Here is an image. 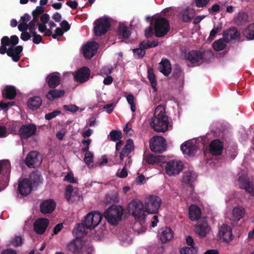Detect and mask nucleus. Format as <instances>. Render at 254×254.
<instances>
[{
  "instance_id": "nucleus-1",
  "label": "nucleus",
  "mask_w": 254,
  "mask_h": 254,
  "mask_svg": "<svg viewBox=\"0 0 254 254\" xmlns=\"http://www.w3.org/2000/svg\"><path fill=\"white\" fill-rule=\"evenodd\" d=\"M127 210L136 221L133 225L134 231L138 234L144 232L146 216L144 204L139 200H132L128 204Z\"/></svg>"
},
{
  "instance_id": "nucleus-2",
  "label": "nucleus",
  "mask_w": 254,
  "mask_h": 254,
  "mask_svg": "<svg viewBox=\"0 0 254 254\" xmlns=\"http://www.w3.org/2000/svg\"><path fill=\"white\" fill-rule=\"evenodd\" d=\"M150 125L154 130L158 132H165L168 130L170 127V122L165 106L159 105L155 108Z\"/></svg>"
},
{
  "instance_id": "nucleus-3",
  "label": "nucleus",
  "mask_w": 254,
  "mask_h": 254,
  "mask_svg": "<svg viewBox=\"0 0 254 254\" xmlns=\"http://www.w3.org/2000/svg\"><path fill=\"white\" fill-rule=\"evenodd\" d=\"M123 211L121 206L112 205L105 211V217L111 224L116 225L121 220Z\"/></svg>"
},
{
  "instance_id": "nucleus-4",
  "label": "nucleus",
  "mask_w": 254,
  "mask_h": 254,
  "mask_svg": "<svg viewBox=\"0 0 254 254\" xmlns=\"http://www.w3.org/2000/svg\"><path fill=\"white\" fill-rule=\"evenodd\" d=\"M160 166L164 169L168 175L173 176L178 175L183 170V164L180 160L175 159L169 161H163Z\"/></svg>"
},
{
  "instance_id": "nucleus-5",
  "label": "nucleus",
  "mask_w": 254,
  "mask_h": 254,
  "mask_svg": "<svg viewBox=\"0 0 254 254\" xmlns=\"http://www.w3.org/2000/svg\"><path fill=\"white\" fill-rule=\"evenodd\" d=\"M162 200L157 196L151 195L147 197L144 201V208L146 212L149 214L157 213L160 207Z\"/></svg>"
},
{
  "instance_id": "nucleus-6",
  "label": "nucleus",
  "mask_w": 254,
  "mask_h": 254,
  "mask_svg": "<svg viewBox=\"0 0 254 254\" xmlns=\"http://www.w3.org/2000/svg\"><path fill=\"white\" fill-rule=\"evenodd\" d=\"M154 29L156 37H163L167 34L170 29L169 22L164 17L157 18L155 21Z\"/></svg>"
},
{
  "instance_id": "nucleus-7",
  "label": "nucleus",
  "mask_w": 254,
  "mask_h": 254,
  "mask_svg": "<svg viewBox=\"0 0 254 254\" xmlns=\"http://www.w3.org/2000/svg\"><path fill=\"white\" fill-rule=\"evenodd\" d=\"M102 219L101 213L96 212H91L88 213L82 221L86 229H93L100 223Z\"/></svg>"
},
{
  "instance_id": "nucleus-8",
  "label": "nucleus",
  "mask_w": 254,
  "mask_h": 254,
  "mask_svg": "<svg viewBox=\"0 0 254 254\" xmlns=\"http://www.w3.org/2000/svg\"><path fill=\"white\" fill-rule=\"evenodd\" d=\"M111 24L107 17H102L94 22V31L97 36L104 35L110 28Z\"/></svg>"
},
{
  "instance_id": "nucleus-9",
  "label": "nucleus",
  "mask_w": 254,
  "mask_h": 254,
  "mask_svg": "<svg viewBox=\"0 0 254 254\" xmlns=\"http://www.w3.org/2000/svg\"><path fill=\"white\" fill-rule=\"evenodd\" d=\"M134 149V145L133 140L129 139L127 140L126 144L122 149L120 153V164H122L125 161L126 166H130L132 160L129 154Z\"/></svg>"
},
{
  "instance_id": "nucleus-10",
  "label": "nucleus",
  "mask_w": 254,
  "mask_h": 254,
  "mask_svg": "<svg viewBox=\"0 0 254 254\" xmlns=\"http://www.w3.org/2000/svg\"><path fill=\"white\" fill-rule=\"evenodd\" d=\"M151 150L155 152L161 153L166 149L165 140L163 137L154 136L149 142Z\"/></svg>"
},
{
  "instance_id": "nucleus-11",
  "label": "nucleus",
  "mask_w": 254,
  "mask_h": 254,
  "mask_svg": "<svg viewBox=\"0 0 254 254\" xmlns=\"http://www.w3.org/2000/svg\"><path fill=\"white\" fill-rule=\"evenodd\" d=\"M72 75L74 81L83 83L89 80L90 71L88 67L84 66L72 72Z\"/></svg>"
},
{
  "instance_id": "nucleus-12",
  "label": "nucleus",
  "mask_w": 254,
  "mask_h": 254,
  "mask_svg": "<svg viewBox=\"0 0 254 254\" xmlns=\"http://www.w3.org/2000/svg\"><path fill=\"white\" fill-rule=\"evenodd\" d=\"M42 161V156L36 151H31L27 155L25 163L30 168H36L39 166Z\"/></svg>"
},
{
  "instance_id": "nucleus-13",
  "label": "nucleus",
  "mask_w": 254,
  "mask_h": 254,
  "mask_svg": "<svg viewBox=\"0 0 254 254\" xmlns=\"http://www.w3.org/2000/svg\"><path fill=\"white\" fill-rule=\"evenodd\" d=\"M223 39L227 43L232 40H237L238 42L243 41L241 39L240 32L235 27H232L224 30L223 32Z\"/></svg>"
},
{
  "instance_id": "nucleus-14",
  "label": "nucleus",
  "mask_w": 254,
  "mask_h": 254,
  "mask_svg": "<svg viewBox=\"0 0 254 254\" xmlns=\"http://www.w3.org/2000/svg\"><path fill=\"white\" fill-rule=\"evenodd\" d=\"M238 182L240 188L252 195H254V183L250 182L247 177L241 175L239 177Z\"/></svg>"
},
{
  "instance_id": "nucleus-15",
  "label": "nucleus",
  "mask_w": 254,
  "mask_h": 254,
  "mask_svg": "<svg viewBox=\"0 0 254 254\" xmlns=\"http://www.w3.org/2000/svg\"><path fill=\"white\" fill-rule=\"evenodd\" d=\"M98 48L95 42H89L83 47V54L86 59H91L96 53Z\"/></svg>"
},
{
  "instance_id": "nucleus-16",
  "label": "nucleus",
  "mask_w": 254,
  "mask_h": 254,
  "mask_svg": "<svg viewBox=\"0 0 254 254\" xmlns=\"http://www.w3.org/2000/svg\"><path fill=\"white\" fill-rule=\"evenodd\" d=\"M219 236L222 241L228 243L233 239L232 229L226 224H223L219 230Z\"/></svg>"
},
{
  "instance_id": "nucleus-17",
  "label": "nucleus",
  "mask_w": 254,
  "mask_h": 254,
  "mask_svg": "<svg viewBox=\"0 0 254 254\" xmlns=\"http://www.w3.org/2000/svg\"><path fill=\"white\" fill-rule=\"evenodd\" d=\"M65 198L68 201H78L80 198V194L76 188H73L72 185H69L66 188Z\"/></svg>"
},
{
  "instance_id": "nucleus-18",
  "label": "nucleus",
  "mask_w": 254,
  "mask_h": 254,
  "mask_svg": "<svg viewBox=\"0 0 254 254\" xmlns=\"http://www.w3.org/2000/svg\"><path fill=\"white\" fill-rule=\"evenodd\" d=\"M49 223L46 218H39L34 223V230L37 234H43L45 232Z\"/></svg>"
},
{
  "instance_id": "nucleus-19",
  "label": "nucleus",
  "mask_w": 254,
  "mask_h": 254,
  "mask_svg": "<svg viewBox=\"0 0 254 254\" xmlns=\"http://www.w3.org/2000/svg\"><path fill=\"white\" fill-rule=\"evenodd\" d=\"M18 190L19 193L23 196H26L30 194L32 190V185L29 182V180L27 179L19 180Z\"/></svg>"
},
{
  "instance_id": "nucleus-20",
  "label": "nucleus",
  "mask_w": 254,
  "mask_h": 254,
  "mask_svg": "<svg viewBox=\"0 0 254 254\" xmlns=\"http://www.w3.org/2000/svg\"><path fill=\"white\" fill-rule=\"evenodd\" d=\"M36 127L34 125L23 126L19 129V134L22 138H27L34 134Z\"/></svg>"
},
{
  "instance_id": "nucleus-21",
  "label": "nucleus",
  "mask_w": 254,
  "mask_h": 254,
  "mask_svg": "<svg viewBox=\"0 0 254 254\" xmlns=\"http://www.w3.org/2000/svg\"><path fill=\"white\" fill-rule=\"evenodd\" d=\"M159 236L161 241L165 243L173 239L174 232L169 227L162 228L159 232Z\"/></svg>"
},
{
  "instance_id": "nucleus-22",
  "label": "nucleus",
  "mask_w": 254,
  "mask_h": 254,
  "mask_svg": "<svg viewBox=\"0 0 254 254\" xmlns=\"http://www.w3.org/2000/svg\"><path fill=\"white\" fill-rule=\"evenodd\" d=\"M181 149L183 152L189 156H193L197 150V147L194 142L188 141L184 143L181 145Z\"/></svg>"
},
{
  "instance_id": "nucleus-23",
  "label": "nucleus",
  "mask_w": 254,
  "mask_h": 254,
  "mask_svg": "<svg viewBox=\"0 0 254 254\" xmlns=\"http://www.w3.org/2000/svg\"><path fill=\"white\" fill-rule=\"evenodd\" d=\"M46 80L50 88H55L60 84V73L58 72L51 73L47 77Z\"/></svg>"
},
{
  "instance_id": "nucleus-24",
  "label": "nucleus",
  "mask_w": 254,
  "mask_h": 254,
  "mask_svg": "<svg viewBox=\"0 0 254 254\" xmlns=\"http://www.w3.org/2000/svg\"><path fill=\"white\" fill-rule=\"evenodd\" d=\"M223 149V144L218 139L213 140L209 145V151L214 155H220Z\"/></svg>"
},
{
  "instance_id": "nucleus-25",
  "label": "nucleus",
  "mask_w": 254,
  "mask_h": 254,
  "mask_svg": "<svg viewBox=\"0 0 254 254\" xmlns=\"http://www.w3.org/2000/svg\"><path fill=\"white\" fill-rule=\"evenodd\" d=\"M56 207V203L52 199L44 201L40 205V210L42 213H50L54 211Z\"/></svg>"
},
{
  "instance_id": "nucleus-26",
  "label": "nucleus",
  "mask_w": 254,
  "mask_h": 254,
  "mask_svg": "<svg viewBox=\"0 0 254 254\" xmlns=\"http://www.w3.org/2000/svg\"><path fill=\"white\" fill-rule=\"evenodd\" d=\"M204 54L200 51L192 50L190 51L187 55L188 60L191 62V64H195L198 62L203 58Z\"/></svg>"
},
{
  "instance_id": "nucleus-27",
  "label": "nucleus",
  "mask_w": 254,
  "mask_h": 254,
  "mask_svg": "<svg viewBox=\"0 0 254 254\" xmlns=\"http://www.w3.org/2000/svg\"><path fill=\"white\" fill-rule=\"evenodd\" d=\"M65 91L63 89H50L46 94V97L48 100L52 101L57 98L63 97Z\"/></svg>"
},
{
  "instance_id": "nucleus-28",
  "label": "nucleus",
  "mask_w": 254,
  "mask_h": 254,
  "mask_svg": "<svg viewBox=\"0 0 254 254\" xmlns=\"http://www.w3.org/2000/svg\"><path fill=\"white\" fill-rule=\"evenodd\" d=\"M189 217L191 221H197L201 216V211L199 208L194 204L190 206L189 208Z\"/></svg>"
},
{
  "instance_id": "nucleus-29",
  "label": "nucleus",
  "mask_w": 254,
  "mask_h": 254,
  "mask_svg": "<svg viewBox=\"0 0 254 254\" xmlns=\"http://www.w3.org/2000/svg\"><path fill=\"white\" fill-rule=\"evenodd\" d=\"M195 232L201 237H205L210 231V228L205 221L198 224L195 227Z\"/></svg>"
},
{
  "instance_id": "nucleus-30",
  "label": "nucleus",
  "mask_w": 254,
  "mask_h": 254,
  "mask_svg": "<svg viewBox=\"0 0 254 254\" xmlns=\"http://www.w3.org/2000/svg\"><path fill=\"white\" fill-rule=\"evenodd\" d=\"M244 214L245 210L243 207L236 206L232 210L230 219L234 222H238L244 216Z\"/></svg>"
},
{
  "instance_id": "nucleus-31",
  "label": "nucleus",
  "mask_w": 254,
  "mask_h": 254,
  "mask_svg": "<svg viewBox=\"0 0 254 254\" xmlns=\"http://www.w3.org/2000/svg\"><path fill=\"white\" fill-rule=\"evenodd\" d=\"M181 14L182 21L184 22H188L190 21L194 16L195 12L194 9L188 7L183 9Z\"/></svg>"
},
{
  "instance_id": "nucleus-32",
  "label": "nucleus",
  "mask_w": 254,
  "mask_h": 254,
  "mask_svg": "<svg viewBox=\"0 0 254 254\" xmlns=\"http://www.w3.org/2000/svg\"><path fill=\"white\" fill-rule=\"evenodd\" d=\"M82 247V243L80 239H76L70 242L67 248L69 251L74 253L78 254Z\"/></svg>"
},
{
  "instance_id": "nucleus-33",
  "label": "nucleus",
  "mask_w": 254,
  "mask_h": 254,
  "mask_svg": "<svg viewBox=\"0 0 254 254\" xmlns=\"http://www.w3.org/2000/svg\"><path fill=\"white\" fill-rule=\"evenodd\" d=\"M164 158L162 156H154L152 154H148L144 158V161L149 164H160L163 162Z\"/></svg>"
},
{
  "instance_id": "nucleus-34",
  "label": "nucleus",
  "mask_w": 254,
  "mask_h": 254,
  "mask_svg": "<svg viewBox=\"0 0 254 254\" xmlns=\"http://www.w3.org/2000/svg\"><path fill=\"white\" fill-rule=\"evenodd\" d=\"M42 99L39 96L30 98L27 102L28 108L32 110L38 109L42 105Z\"/></svg>"
},
{
  "instance_id": "nucleus-35",
  "label": "nucleus",
  "mask_w": 254,
  "mask_h": 254,
  "mask_svg": "<svg viewBox=\"0 0 254 254\" xmlns=\"http://www.w3.org/2000/svg\"><path fill=\"white\" fill-rule=\"evenodd\" d=\"M2 97L4 98L11 100L16 96V89L15 87L6 86L2 91Z\"/></svg>"
},
{
  "instance_id": "nucleus-36",
  "label": "nucleus",
  "mask_w": 254,
  "mask_h": 254,
  "mask_svg": "<svg viewBox=\"0 0 254 254\" xmlns=\"http://www.w3.org/2000/svg\"><path fill=\"white\" fill-rule=\"evenodd\" d=\"M85 228L86 227L84 226L83 222L81 224L76 225L73 230V234L76 239H80V238L86 235Z\"/></svg>"
},
{
  "instance_id": "nucleus-37",
  "label": "nucleus",
  "mask_w": 254,
  "mask_h": 254,
  "mask_svg": "<svg viewBox=\"0 0 254 254\" xmlns=\"http://www.w3.org/2000/svg\"><path fill=\"white\" fill-rule=\"evenodd\" d=\"M196 178V174L193 172L189 171L185 173L183 179V181L186 184L192 187V183L194 182Z\"/></svg>"
},
{
  "instance_id": "nucleus-38",
  "label": "nucleus",
  "mask_w": 254,
  "mask_h": 254,
  "mask_svg": "<svg viewBox=\"0 0 254 254\" xmlns=\"http://www.w3.org/2000/svg\"><path fill=\"white\" fill-rule=\"evenodd\" d=\"M243 35L248 40L254 39V22L249 24L243 31Z\"/></svg>"
},
{
  "instance_id": "nucleus-39",
  "label": "nucleus",
  "mask_w": 254,
  "mask_h": 254,
  "mask_svg": "<svg viewBox=\"0 0 254 254\" xmlns=\"http://www.w3.org/2000/svg\"><path fill=\"white\" fill-rule=\"evenodd\" d=\"M29 182L34 186H37L42 183L41 176L38 172H34L30 174Z\"/></svg>"
},
{
  "instance_id": "nucleus-40",
  "label": "nucleus",
  "mask_w": 254,
  "mask_h": 254,
  "mask_svg": "<svg viewBox=\"0 0 254 254\" xmlns=\"http://www.w3.org/2000/svg\"><path fill=\"white\" fill-rule=\"evenodd\" d=\"M248 21V15L244 12H239L235 18V22L239 26L245 25Z\"/></svg>"
},
{
  "instance_id": "nucleus-41",
  "label": "nucleus",
  "mask_w": 254,
  "mask_h": 254,
  "mask_svg": "<svg viewBox=\"0 0 254 254\" xmlns=\"http://www.w3.org/2000/svg\"><path fill=\"white\" fill-rule=\"evenodd\" d=\"M118 32V35L122 36L124 39L128 38L131 34L128 27L121 24L119 25Z\"/></svg>"
},
{
  "instance_id": "nucleus-42",
  "label": "nucleus",
  "mask_w": 254,
  "mask_h": 254,
  "mask_svg": "<svg viewBox=\"0 0 254 254\" xmlns=\"http://www.w3.org/2000/svg\"><path fill=\"white\" fill-rule=\"evenodd\" d=\"M148 78L150 82L152 87L155 90H156V86L157 85V82L155 78V75L154 74L153 69L150 67H148Z\"/></svg>"
},
{
  "instance_id": "nucleus-43",
  "label": "nucleus",
  "mask_w": 254,
  "mask_h": 254,
  "mask_svg": "<svg viewBox=\"0 0 254 254\" xmlns=\"http://www.w3.org/2000/svg\"><path fill=\"white\" fill-rule=\"evenodd\" d=\"M223 39L215 41L212 44L213 48L216 51H222L225 49L226 45L223 42Z\"/></svg>"
},
{
  "instance_id": "nucleus-44",
  "label": "nucleus",
  "mask_w": 254,
  "mask_h": 254,
  "mask_svg": "<svg viewBox=\"0 0 254 254\" xmlns=\"http://www.w3.org/2000/svg\"><path fill=\"white\" fill-rule=\"evenodd\" d=\"M86 152L84 160L85 163L88 165L89 167H92L93 166V153L89 151H85Z\"/></svg>"
},
{
  "instance_id": "nucleus-45",
  "label": "nucleus",
  "mask_w": 254,
  "mask_h": 254,
  "mask_svg": "<svg viewBox=\"0 0 254 254\" xmlns=\"http://www.w3.org/2000/svg\"><path fill=\"white\" fill-rule=\"evenodd\" d=\"M158 69L164 75L167 76L171 73V64H160Z\"/></svg>"
},
{
  "instance_id": "nucleus-46",
  "label": "nucleus",
  "mask_w": 254,
  "mask_h": 254,
  "mask_svg": "<svg viewBox=\"0 0 254 254\" xmlns=\"http://www.w3.org/2000/svg\"><path fill=\"white\" fill-rule=\"evenodd\" d=\"M180 254H197V249L195 247H185L180 250Z\"/></svg>"
},
{
  "instance_id": "nucleus-47",
  "label": "nucleus",
  "mask_w": 254,
  "mask_h": 254,
  "mask_svg": "<svg viewBox=\"0 0 254 254\" xmlns=\"http://www.w3.org/2000/svg\"><path fill=\"white\" fill-rule=\"evenodd\" d=\"M126 98L127 103L130 105V109L132 112H134L135 111V105L134 104V97L133 95L131 94H129L126 96Z\"/></svg>"
},
{
  "instance_id": "nucleus-48",
  "label": "nucleus",
  "mask_w": 254,
  "mask_h": 254,
  "mask_svg": "<svg viewBox=\"0 0 254 254\" xmlns=\"http://www.w3.org/2000/svg\"><path fill=\"white\" fill-rule=\"evenodd\" d=\"M111 139L113 141H117L122 137V132L120 131L112 130L110 133Z\"/></svg>"
},
{
  "instance_id": "nucleus-49",
  "label": "nucleus",
  "mask_w": 254,
  "mask_h": 254,
  "mask_svg": "<svg viewBox=\"0 0 254 254\" xmlns=\"http://www.w3.org/2000/svg\"><path fill=\"white\" fill-rule=\"evenodd\" d=\"M45 11V8L42 6H38L36 9L32 11V14L33 17L39 19L40 15Z\"/></svg>"
},
{
  "instance_id": "nucleus-50",
  "label": "nucleus",
  "mask_w": 254,
  "mask_h": 254,
  "mask_svg": "<svg viewBox=\"0 0 254 254\" xmlns=\"http://www.w3.org/2000/svg\"><path fill=\"white\" fill-rule=\"evenodd\" d=\"M133 52L134 56L137 59L142 58L145 54V51L140 47L138 48L133 49Z\"/></svg>"
},
{
  "instance_id": "nucleus-51",
  "label": "nucleus",
  "mask_w": 254,
  "mask_h": 254,
  "mask_svg": "<svg viewBox=\"0 0 254 254\" xmlns=\"http://www.w3.org/2000/svg\"><path fill=\"white\" fill-rule=\"evenodd\" d=\"M222 29V24L220 23L217 27H215L211 30L210 31L209 39L212 40L216 36L217 33L221 30Z\"/></svg>"
},
{
  "instance_id": "nucleus-52",
  "label": "nucleus",
  "mask_w": 254,
  "mask_h": 254,
  "mask_svg": "<svg viewBox=\"0 0 254 254\" xmlns=\"http://www.w3.org/2000/svg\"><path fill=\"white\" fill-rule=\"evenodd\" d=\"M39 19L33 17V19L29 22V32H34L36 30V26L37 24Z\"/></svg>"
},
{
  "instance_id": "nucleus-53",
  "label": "nucleus",
  "mask_w": 254,
  "mask_h": 254,
  "mask_svg": "<svg viewBox=\"0 0 254 254\" xmlns=\"http://www.w3.org/2000/svg\"><path fill=\"white\" fill-rule=\"evenodd\" d=\"M91 142V140L89 138H87V139H83L82 141V143L83 145V147L81 148V151L83 152L88 151L89 148V145Z\"/></svg>"
},
{
  "instance_id": "nucleus-54",
  "label": "nucleus",
  "mask_w": 254,
  "mask_h": 254,
  "mask_svg": "<svg viewBox=\"0 0 254 254\" xmlns=\"http://www.w3.org/2000/svg\"><path fill=\"white\" fill-rule=\"evenodd\" d=\"M210 0H194L195 5L197 7H205L209 3Z\"/></svg>"
},
{
  "instance_id": "nucleus-55",
  "label": "nucleus",
  "mask_w": 254,
  "mask_h": 254,
  "mask_svg": "<svg viewBox=\"0 0 254 254\" xmlns=\"http://www.w3.org/2000/svg\"><path fill=\"white\" fill-rule=\"evenodd\" d=\"M30 33L32 34L33 38V42L34 43L36 44H39L41 41H42V36L39 34H37L36 32V31L34 32H30Z\"/></svg>"
},
{
  "instance_id": "nucleus-56",
  "label": "nucleus",
  "mask_w": 254,
  "mask_h": 254,
  "mask_svg": "<svg viewBox=\"0 0 254 254\" xmlns=\"http://www.w3.org/2000/svg\"><path fill=\"white\" fill-rule=\"evenodd\" d=\"M64 180L69 182L70 183H75L77 182V179L74 177L73 174L72 173H68L64 177Z\"/></svg>"
},
{
  "instance_id": "nucleus-57",
  "label": "nucleus",
  "mask_w": 254,
  "mask_h": 254,
  "mask_svg": "<svg viewBox=\"0 0 254 254\" xmlns=\"http://www.w3.org/2000/svg\"><path fill=\"white\" fill-rule=\"evenodd\" d=\"M127 167L126 166V163H125V166L123 169L120 171L119 170L118 171L117 173V176L121 178H126L127 176V172L126 169Z\"/></svg>"
},
{
  "instance_id": "nucleus-58",
  "label": "nucleus",
  "mask_w": 254,
  "mask_h": 254,
  "mask_svg": "<svg viewBox=\"0 0 254 254\" xmlns=\"http://www.w3.org/2000/svg\"><path fill=\"white\" fill-rule=\"evenodd\" d=\"M63 108L66 111L75 112L78 110L79 108L74 105H64Z\"/></svg>"
},
{
  "instance_id": "nucleus-59",
  "label": "nucleus",
  "mask_w": 254,
  "mask_h": 254,
  "mask_svg": "<svg viewBox=\"0 0 254 254\" xmlns=\"http://www.w3.org/2000/svg\"><path fill=\"white\" fill-rule=\"evenodd\" d=\"M60 114V111H55L53 112L46 114L45 119L48 120H50L53 118L56 117Z\"/></svg>"
},
{
  "instance_id": "nucleus-60",
  "label": "nucleus",
  "mask_w": 254,
  "mask_h": 254,
  "mask_svg": "<svg viewBox=\"0 0 254 254\" xmlns=\"http://www.w3.org/2000/svg\"><path fill=\"white\" fill-rule=\"evenodd\" d=\"M60 25L61 26V28L64 31V32H66L68 30H69L70 29V25L69 24V23H68V22L65 20H63L61 23H60Z\"/></svg>"
},
{
  "instance_id": "nucleus-61",
  "label": "nucleus",
  "mask_w": 254,
  "mask_h": 254,
  "mask_svg": "<svg viewBox=\"0 0 254 254\" xmlns=\"http://www.w3.org/2000/svg\"><path fill=\"white\" fill-rule=\"evenodd\" d=\"M220 6L218 4H214L211 7L209 8L208 11L209 13L218 12L220 10Z\"/></svg>"
},
{
  "instance_id": "nucleus-62",
  "label": "nucleus",
  "mask_w": 254,
  "mask_h": 254,
  "mask_svg": "<svg viewBox=\"0 0 254 254\" xmlns=\"http://www.w3.org/2000/svg\"><path fill=\"white\" fill-rule=\"evenodd\" d=\"M12 102H3L2 101L0 102V108L4 110H7L9 107H11L12 104Z\"/></svg>"
},
{
  "instance_id": "nucleus-63",
  "label": "nucleus",
  "mask_w": 254,
  "mask_h": 254,
  "mask_svg": "<svg viewBox=\"0 0 254 254\" xmlns=\"http://www.w3.org/2000/svg\"><path fill=\"white\" fill-rule=\"evenodd\" d=\"M18 28L19 31L23 32H26L28 29H29V25L26 23H21L18 26Z\"/></svg>"
},
{
  "instance_id": "nucleus-64",
  "label": "nucleus",
  "mask_w": 254,
  "mask_h": 254,
  "mask_svg": "<svg viewBox=\"0 0 254 254\" xmlns=\"http://www.w3.org/2000/svg\"><path fill=\"white\" fill-rule=\"evenodd\" d=\"M50 19L49 15L47 13H44L42 15L40 18L41 23L46 24Z\"/></svg>"
}]
</instances>
